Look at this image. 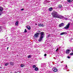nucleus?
Instances as JSON below:
<instances>
[{"label": "nucleus", "instance_id": "nucleus-1", "mask_svg": "<svg viewBox=\"0 0 73 73\" xmlns=\"http://www.w3.org/2000/svg\"><path fill=\"white\" fill-rule=\"evenodd\" d=\"M37 33H39V35L40 36L39 37V39L38 40V41L39 42H41V41H42V39H43V38L44 37V36H45V33L43 32H41V31L38 30Z\"/></svg>", "mask_w": 73, "mask_h": 73}, {"label": "nucleus", "instance_id": "nucleus-2", "mask_svg": "<svg viewBox=\"0 0 73 73\" xmlns=\"http://www.w3.org/2000/svg\"><path fill=\"white\" fill-rule=\"evenodd\" d=\"M53 17L54 18H57L58 15V13L57 12L54 11L51 13Z\"/></svg>", "mask_w": 73, "mask_h": 73}, {"label": "nucleus", "instance_id": "nucleus-3", "mask_svg": "<svg viewBox=\"0 0 73 73\" xmlns=\"http://www.w3.org/2000/svg\"><path fill=\"white\" fill-rule=\"evenodd\" d=\"M4 10V9L2 7L0 6V16L2 15V14L3 13V11Z\"/></svg>", "mask_w": 73, "mask_h": 73}, {"label": "nucleus", "instance_id": "nucleus-4", "mask_svg": "<svg viewBox=\"0 0 73 73\" xmlns=\"http://www.w3.org/2000/svg\"><path fill=\"white\" fill-rule=\"evenodd\" d=\"M69 25H70V23H68V24L66 25V26L64 27V29H68L69 28Z\"/></svg>", "mask_w": 73, "mask_h": 73}, {"label": "nucleus", "instance_id": "nucleus-5", "mask_svg": "<svg viewBox=\"0 0 73 73\" xmlns=\"http://www.w3.org/2000/svg\"><path fill=\"white\" fill-rule=\"evenodd\" d=\"M57 18H59V19H62L64 18V17L62 16L61 15H58V17H57Z\"/></svg>", "mask_w": 73, "mask_h": 73}, {"label": "nucleus", "instance_id": "nucleus-6", "mask_svg": "<svg viewBox=\"0 0 73 73\" xmlns=\"http://www.w3.org/2000/svg\"><path fill=\"white\" fill-rule=\"evenodd\" d=\"M38 35H39V33H36L35 34L34 36V37L35 38L38 37Z\"/></svg>", "mask_w": 73, "mask_h": 73}, {"label": "nucleus", "instance_id": "nucleus-7", "mask_svg": "<svg viewBox=\"0 0 73 73\" xmlns=\"http://www.w3.org/2000/svg\"><path fill=\"white\" fill-rule=\"evenodd\" d=\"M52 70L54 72H57L58 71V70L57 69V68H53V69H52Z\"/></svg>", "mask_w": 73, "mask_h": 73}, {"label": "nucleus", "instance_id": "nucleus-8", "mask_svg": "<svg viewBox=\"0 0 73 73\" xmlns=\"http://www.w3.org/2000/svg\"><path fill=\"white\" fill-rule=\"evenodd\" d=\"M70 51H71V50H69L68 49H67L66 51V54H68Z\"/></svg>", "mask_w": 73, "mask_h": 73}, {"label": "nucleus", "instance_id": "nucleus-9", "mask_svg": "<svg viewBox=\"0 0 73 73\" xmlns=\"http://www.w3.org/2000/svg\"><path fill=\"white\" fill-rule=\"evenodd\" d=\"M64 23H62L59 25V27H64Z\"/></svg>", "mask_w": 73, "mask_h": 73}, {"label": "nucleus", "instance_id": "nucleus-10", "mask_svg": "<svg viewBox=\"0 0 73 73\" xmlns=\"http://www.w3.org/2000/svg\"><path fill=\"white\" fill-rule=\"evenodd\" d=\"M60 35H67V33L66 32H64L63 33H61L60 34Z\"/></svg>", "mask_w": 73, "mask_h": 73}, {"label": "nucleus", "instance_id": "nucleus-11", "mask_svg": "<svg viewBox=\"0 0 73 73\" xmlns=\"http://www.w3.org/2000/svg\"><path fill=\"white\" fill-rule=\"evenodd\" d=\"M38 26L40 27H44V25L41 23L38 24Z\"/></svg>", "mask_w": 73, "mask_h": 73}, {"label": "nucleus", "instance_id": "nucleus-12", "mask_svg": "<svg viewBox=\"0 0 73 73\" xmlns=\"http://www.w3.org/2000/svg\"><path fill=\"white\" fill-rule=\"evenodd\" d=\"M45 65V64L44 63L41 64V67H44Z\"/></svg>", "mask_w": 73, "mask_h": 73}, {"label": "nucleus", "instance_id": "nucleus-13", "mask_svg": "<svg viewBox=\"0 0 73 73\" xmlns=\"http://www.w3.org/2000/svg\"><path fill=\"white\" fill-rule=\"evenodd\" d=\"M10 65H14V63L13 62H10Z\"/></svg>", "mask_w": 73, "mask_h": 73}, {"label": "nucleus", "instance_id": "nucleus-14", "mask_svg": "<svg viewBox=\"0 0 73 73\" xmlns=\"http://www.w3.org/2000/svg\"><path fill=\"white\" fill-rule=\"evenodd\" d=\"M49 11H52V10H53V8H52V7H50V8L49 9Z\"/></svg>", "mask_w": 73, "mask_h": 73}, {"label": "nucleus", "instance_id": "nucleus-15", "mask_svg": "<svg viewBox=\"0 0 73 73\" xmlns=\"http://www.w3.org/2000/svg\"><path fill=\"white\" fill-rule=\"evenodd\" d=\"M38 70V68L37 67H36L35 69V71H37Z\"/></svg>", "mask_w": 73, "mask_h": 73}, {"label": "nucleus", "instance_id": "nucleus-16", "mask_svg": "<svg viewBox=\"0 0 73 73\" xmlns=\"http://www.w3.org/2000/svg\"><path fill=\"white\" fill-rule=\"evenodd\" d=\"M27 28L29 30L31 29V27L28 26H27Z\"/></svg>", "mask_w": 73, "mask_h": 73}, {"label": "nucleus", "instance_id": "nucleus-17", "mask_svg": "<svg viewBox=\"0 0 73 73\" xmlns=\"http://www.w3.org/2000/svg\"><path fill=\"white\" fill-rule=\"evenodd\" d=\"M72 1H73V0H67V1L68 3H71Z\"/></svg>", "mask_w": 73, "mask_h": 73}, {"label": "nucleus", "instance_id": "nucleus-18", "mask_svg": "<svg viewBox=\"0 0 73 73\" xmlns=\"http://www.w3.org/2000/svg\"><path fill=\"white\" fill-rule=\"evenodd\" d=\"M58 8H61L62 7V5H58Z\"/></svg>", "mask_w": 73, "mask_h": 73}, {"label": "nucleus", "instance_id": "nucleus-19", "mask_svg": "<svg viewBox=\"0 0 73 73\" xmlns=\"http://www.w3.org/2000/svg\"><path fill=\"white\" fill-rule=\"evenodd\" d=\"M50 34H48V35H47V36H46L47 38H48L49 37H50Z\"/></svg>", "mask_w": 73, "mask_h": 73}, {"label": "nucleus", "instance_id": "nucleus-20", "mask_svg": "<svg viewBox=\"0 0 73 73\" xmlns=\"http://www.w3.org/2000/svg\"><path fill=\"white\" fill-rule=\"evenodd\" d=\"M21 68H23V67H24L25 66V65H23V64H22L21 65Z\"/></svg>", "mask_w": 73, "mask_h": 73}, {"label": "nucleus", "instance_id": "nucleus-21", "mask_svg": "<svg viewBox=\"0 0 73 73\" xmlns=\"http://www.w3.org/2000/svg\"><path fill=\"white\" fill-rule=\"evenodd\" d=\"M9 65V63H7L5 64V66H7Z\"/></svg>", "mask_w": 73, "mask_h": 73}, {"label": "nucleus", "instance_id": "nucleus-22", "mask_svg": "<svg viewBox=\"0 0 73 73\" xmlns=\"http://www.w3.org/2000/svg\"><path fill=\"white\" fill-rule=\"evenodd\" d=\"M18 23L19 22H18V21H17L16 22V23H15L16 25H17H17H18Z\"/></svg>", "mask_w": 73, "mask_h": 73}, {"label": "nucleus", "instance_id": "nucleus-23", "mask_svg": "<svg viewBox=\"0 0 73 73\" xmlns=\"http://www.w3.org/2000/svg\"><path fill=\"white\" fill-rule=\"evenodd\" d=\"M27 58H31V55H29Z\"/></svg>", "mask_w": 73, "mask_h": 73}, {"label": "nucleus", "instance_id": "nucleus-24", "mask_svg": "<svg viewBox=\"0 0 73 73\" xmlns=\"http://www.w3.org/2000/svg\"><path fill=\"white\" fill-rule=\"evenodd\" d=\"M36 67V66L35 65H34L33 66V68H35Z\"/></svg>", "mask_w": 73, "mask_h": 73}, {"label": "nucleus", "instance_id": "nucleus-25", "mask_svg": "<svg viewBox=\"0 0 73 73\" xmlns=\"http://www.w3.org/2000/svg\"><path fill=\"white\" fill-rule=\"evenodd\" d=\"M2 31V27L0 26V31Z\"/></svg>", "mask_w": 73, "mask_h": 73}, {"label": "nucleus", "instance_id": "nucleus-26", "mask_svg": "<svg viewBox=\"0 0 73 73\" xmlns=\"http://www.w3.org/2000/svg\"><path fill=\"white\" fill-rule=\"evenodd\" d=\"M24 32L25 33H27V31L26 29H25Z\"/></svg>", "mask_w": 73, "mask_h": 73}, {"label": "nucleus", "instance_id": "nucleus-27", "mask_svg": "<svg viewBox=\"0 0 73 73\" xmlns=\"http://www.w3.org/2000/svg\"><path fill=\"white\" fill-rule=\"evenodd\" d=\"M73 55V52H71V53H70V56H71L72 55Z\"/></svg>", "mask_w": 73, "mask_h": 73}, {"label": "nucleus", "instance_id": "nucleus-28", "mask_svg": "<svg viewBox=\"0 0 73 73\" xmlns=\"http://www.w3.org/2000/svg\"><path fill=\"white\" fill-rule=\"evenodd\" d=\"M64 19L66 20H68V18H67L64 17Z\"/></svg>", "mask_w": 73, "mask_h": 73}, {"label": "nucleus", "instance_id": "nucleus-29", "mask_svg": "<svg viewBox=\"0 0 73 73\" xmlns=\"http://www.w3.org/2000/svg\"><path fill=\"white\" fill-rule=\"evenodd\" d=\"M58 48H57V49H56V52H57V51H58Z\"/></svg>", "mask_w": 73, "mask_h": 73}, {"label": "nucleus", "instance_id": "nucleus-30", "mask_svg": "<svg viewBox=\"0 0 73 73\" xmlns=\"http://www.w3.org/2000/svg\"><path fill=\"white\" fill-rule=\"evenodd\" d=\"M44 56H45H45H46V54H45Z\"/></svg>", "mask_w": 73, "mask_h": 73}, {"label": "nucleus", "instance_id": "nucleus-31", "mask_svg": "<svg viewBox=\"0 0 73 73\" xmlns=\"http://www.w3.org/2000/svg\"><path fill=\"white\" fill-rule=\"evenodd\" d=\"M67 58H70V57L69 56H67Z\"/></svg>", "mask_w": 73, "mask_h": 73}, {"label": "nucleus", "instance_id": "nucleus-32", "mask_svg": "<svg viewBox=\"0 0 73 73\" xmlns=\"http://www.w3.org/2000/svg\"><path fill=\"white\" fill-rule=\"evenodd\" d=\"M24 9H21V11H24Z\"/></svg>", "mask_w": 73, "mask_h": 73}, {"label": "nucleus", "instance_id": "nucleus-33", "mask_svg": "<svg viewBox=\"0 0 73 73\" xmlns=\"http://www.w3.org/2000/svg\"><path fill=\"white\" fill-rule=\"evenodd\" d=\"M8 49H9V47H8L7 48V50H8Z\"/></svg>", "mask_w": 73, "mask_h": 73}, {"label": "nucleus", "instance_id": "nucleus-34", "mask_svg": "<svg viewBox=\"0 0 73 73\" xmlns=\"http://www.w3.org/2000/svg\"><path fill=\"white\" fill-rule=\"evenodd\" d=\"M46 1V3H48V1H47V0H46V1Z\"/></svg>", "mask_w": 73, "mask_h": 73}, {"label": "nucleus", "instance_id": "nucleus-35", "mask_svg": "<svg viewBox=\"0 0 73 73\" xmlns=\"http://www.w3.org/2000/svg\"><path fill=\"white\" fill-rule=\"evenodd\" d=\"M66 68H67V65H66Z\"/></svg>", "mask_w": 73, "mask_h": 73}, {"label": "nucleus", "instance_id": "nucleus-36", "mask_svg": "<svg viewBox=\"0 0 73 73\" xmlns=\"http://www.w3.org/2000/svg\"><path fill=\"white\" fill-rule=\"evenodd\" d=\"M11 31H12V32H13V30L12 29L11 30Z\"/></svg>", "mask_w": 73, "mask_h": 73}, {"label": "nucleus", "instance_id": "nucleus-37", "mask_svg": "<svg viewBox=\"0 0 73 73\" xmlns=\"http://www.w3.org/2000/svg\"><path fill=\"white\" fill-rule=\"evenodd\" d=\"M2 68V67H1L0 66V68Z\"/></svg>", "mask_w": 73, "mask_h": 73}, {"label": "nucleus", "instance_id": "nucleus-38", "mask_svg": "<svg viewBox=\"0 0 73 73\" xmlns=\"http://www.w3.org/2000/svg\"><path fill=\"white\" fill-rule=\"evenodd\" d=\"M60 62L61 63H62V62Z\"/></svg>", "mask_w": 73, "mask_h": 73}, {"label": "nucleus", "instance_id": "nucleus-39", "mask_svg": "<svg viewBox=\"0 0 73 73\" xmlns=\"http://www.w3.org/2000/svg\"><path fill=\"white\" fill-rule=\"evenodd\" d=\"M62 62H64V61H62Z\"/></svg>", "mask_w": 73, "mask_h": 73}, {"label": "nucleus", "instance_id": "nucleus-40", "mask_svg": "<svg viewBox=\"0 0 73 73\" xmlns=\"http://www.w3.org/2000/svg\"><path fill=\"white\" fill-rule=\"evenodd\" d=\"M36 25H37V24H36Z\"/></svg>", "mask_w": 73, "mask_h": 73}, {"label": "nucleus", "instance_id": "nucleus-41", "mask_svg": "<svg viewBox=\"0 0 73 73\" xmlns=\"http://www.w3.org/2000/svg\"><path fill=\"white\" fill-rule=\"evenodd\" d=\"M39 0V1H40L41 0Z\"/></svg>", "mask_w": 73, "mask_h": 73}, {"label": "nucleus", "instance_id": "nucleus-42", "mask_svg": "<svg viewBox=\"0 0 73 73\" xmlns=\"http://www.w3.org/2000/svg\"><path fill=\"white\" fill-rule=\"evenodd\" d=\"M10 73H12V72H11Z\"/></svg>", "mask_w": 73, "mask_h": 73}]
</instances>
